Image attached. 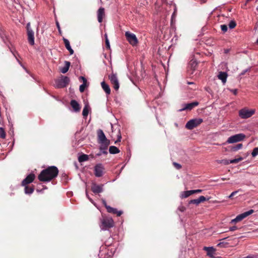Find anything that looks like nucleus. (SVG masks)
<instances>
[{
	"label": "nucleus",
	"mask_w": 258,
	"mask_h": 258,
	"mask_svg": "<svg viewBox=\"0 0 258 258\" xmlns=\"http://www.w3.org/2000/svg\"><path fill=\"white\" fill-rule=\"evenodd\" d=\"M203 119L201 118H194L189 120L185 124V127L188 130H192L203 122Z\"/></svg>",
	"instance_id": "39448f33"
},
{
	"label": "nucleus",
	"mask_w": 258,
	"mask_h": 258,
	"mask_svg": "<svg viewBox=\"0 0 258 258\" xmlns=\"http://www.w3.org/2000/svg\"><path fill=\"white\" fill-rule=\"evenodd\" d=\"M63 40L65 46H66V48L69 51L70 54H73L74 53V50L72 48V47L70 45V43L69 40L67 39V38H63Z\"/></svg>",
	"instance_id": "6ab92c4d"
},
{
	"label": "nucleus",
	"mask_w": 258,
	"mask_h": 258,
	"mask_svg": "<svg viewBox=\"0 0 258 258\" xmlns=\"http://www.w3.org/2000/svg\"><path fill=\"white\" fill-rule=\"evenodd\" d=\"M218 163H222L224 165H228L229 164H231V162H230V160L227 159H223L221 160H218L217 161Z\"/></svg>",
	"instance_id": "72a5a7b5"
},
{
	"label": "nucleus",
	"mask_w": 258,
	"mask_h": 258,
	"mask_svg": "<svg viewBox=\"0 0 258 258\" xmlns=\"http://www.w3.org/2000/svg\"><path fill=\"white\" fill-rule=\"evenodd\" d=\"M114 226V222L111 218H103L101 219L100 227L102 230H107Z\"/></svg>",
	"instance_id": "f03ea898"
},
{
	"label": "nucleus",
	"mask_w": 258,
	"mask_h": 258,
	"mask_svg": "<svg viewBox=\"0 0 258 258\" xmlns=\"http://www.w3.org/2000/svg\"><path fill=\"white\" fill-rule=\"evenodd\" d=\"M104 168L101 163L96 164L94 167V174L96 177H101L104 174Z\"/></svg>",
	"instance_id": "1a4fd4ad"
},
{
	"label": "nucleus",
	"mask_w": 258,
	"mask_h": 258,
	"mask_svg": "<svg viewBox=\"0 0 258 258\" xmlns=\"http://www.w3.org/2000/svg\"><path fill=\"white\" fill-rule=\"evenodd\" d=\"M56 26H57V27L59 30V31H60V26L59 25V23L58 22H56Z\"/></svg>",
	"instance_id": "13d9d810"
},
{
	"label": "nucleus",
	"mask_w": 258,
	"mask_h": 258,
	"mask_svg": "<svg viewBox=\"0 0 258 258\" xmlns=\"http://www.w3.org/2000/svg\"><path fill=\"white\" fill-rule=\"evenodd\" d=\"M237 222H239V221H238V220H237V218L236 217L235 218L232 219L230 223H236Z\"/></svg>",
	"instance_id": "864d4df0"
},
{
	"label": "nucleus",
	"mask_w": 258,
	"mask_h": 258,
	"mask_svg": "<svg viewBox=\"0 0 258 258\" xmlns=\"http://www.w3.org/2000/svg\"><path fill=\"white\" fill-rule=\"evenodd\" d=\"M109 143H103V144H101V146L100 147V151L102 153H103V154H107V147L109 145Z\"/></svg>",
	"instance_id": "412c9836"
},
{
	"label": "nucleus",
	"mask_w": 258,
	"mask_h": 258,
	"mask_svg": "<svg viewBox=\"0 0 258 258\" xmlns=\"http://www.w3.org/2000/svg\"><path fill=\"white\" fill-rule=\"evenodd\" d=\"M239 190H236V191H234L233 192H232L229 196H228V198H232L234 196H235L238 191H239Z\"/></svg>",
	"instance_id": "a18cd8bd"
},
{
	"label": "nucleus",
	"mask_w": 258,
	"mask_h": 258,
	"mask_svg": "<svg viewBox=\"0 0 258 258\" xmlns=\"http://www.w3.org/2000/svg\"><path fill=\"white\" fill-rule=\"evenodd\" d=\"M79 80H82L83 83H87V79L83 76H80L79 77Z\"/></svg>",
	"instance_id": "09e8293b"
},
{
	"label": "nucleus",
	"mask_w": 258,
	"mask_h": 258,
	"mask_svg": "<svg viewBox=\"0 0 258 258\" xmlns=\"http://www.w3.org/2000/svg\"><path fill=\"white\" fill-rule=\"evenodd\" d=\"M97 135L98 142L100 144L110 143V141L107 139L104 133L102 130L99 129L98 130Z\"/></svg>",
	"instance_id": "9d476101"
},
{
	"label": "nucleus",
	"mask_w": 258,
	"mask_h": 258,
	"mask_svg": "<svg viewBox=\"0 0 258 258\" xmlns=\"http://www.w3.org/2000/svg\"><path fill=\"white\" fill-rule=\"evenodd\" d=\"M101 85L105 92L107 94H109L110 93V89L109 85L105 83V82L104 81L101 82Z\"/></svg>",
	"instance_id": "4be33fe9"
},
{
	"label": "nucleus",
	"mask_w": 258,
	"mask_h": 258,
	"mask_svg": "<svg viewBox=\"0 0 258 258\" xmlns=\"http://www.w3.org/2000/svg\"><path fill=\"white\" fill-rule=\"evenodd\" d=\"M189 204H195L196 205H198L200 204L198 198L196 199L191 200L189 202Z\"/></svg>",
	"instance_id": "e433bc0d"
},
{
	"label": "nucleus",
	"mask_w": 258,
	"mask_h": 258,
	"mask_svg": "<svg viewBox=\"0 0 258 258\" xmlns=\"http://www.w3.org/2000/svg\"><path fill=\"white\" fill-rule=\"evenodd\" d=\"M178 209H179L180 211H181V212H183V211H184V208L183 207H179V208H178Z\"/></svg>",
	"instance_id": "bf43d9fd"
},
{
	"label": "nucleus",
	"mask_w": 258,
	"mask_h": 258,
	"mask_svg": "<svg viewBox=\"0 0 258 258\" xmlns=\"http://www.w3.org/2000/svg\"><path fill=\"white\" fill-rule=\"evenodd\" d=\"M198 62L196 60H191L188 63V68L191 69L192 71L195 70L197 67Z\"/></svg>",
	"instance_id": "b1692460"
},
{
	"label": "nucleus",
	"mask_w": 258,
	"mask_h": 258,
	"mask_svg": "<svg viewBox=\"0 0 258 258\" xmlns=\"http://www.w3.org/2000/svg\"><path fill=\"white\" fill-rule=\"evenodd\" d=\"M122 214V211H118L117 210V212H116V214L117 216H120Z\"/></svg>",
	"instance_id": "5fc2aeb1"
},
{
	"label": "nucleus",
	"mask_w": 258,
	"mask_h": 258,
	"mask_svg": "<svg viewBox=\"0 0 258 258\" xmlns=\"http://www.w3.org/2000/svg\"><path fill=\"white\" fill-rule=\"evenodd\" d=\"M242 144H238L235 146H231L230 147V151L231 152H236L240 149H241L242 148Z\"/></svg>",
	"instance_id": "bb28decb"
},
{
	"label": "nucleus",
	"mask_w": 258,
	"mask_h": 258,
	"mask_svg": "<svg viewBox=\"0 0 258 258\" xmlns=\"http://www.w3.org/2000/svg\"><path fill=\"white\" fill-rule=\"evenodd\" d=\"M243 258H258V254H250Z\"/></svg>",
	"instance_id": "a19ab883"
},
{
	"label": "nucleus",
	"mask_w": 258,
	"mask_h": 258,
	"mask_svg": "<svg viewBox=\"0 0 258 258\" xmlns=\"http://www.w3.org/2000/svg\"><path fill=\"white\" fill-rule=\"evenodd\" d=\"M192 194H194L192 190L185 191L181 194V198H186Z\"/></svg>",
	"instance_id": "c85d7f7f"
},
{
	"label": "nucleus",
	"mask_w": 258,
	"mask_h": 258,
	"mask_svg": "<svg viewBox=\"0 0 258 258\" xmlns=\"http://www.w3.org/2000/svg\"><path fill=\"white\" fill-rule=\"evenodd\" d=\"M88 86V84L87 83H83L82 84H81L80 86V87H79V90L82 93L85 90V88Z\"/></svg>",
	"instance_id": "7c9ffc66"
},
{
	"label": "nucleus",
	"mask_w": 258,
	"mask_h": 258,
	"mask_svg": "<svg viewBox=\"0 0 258 258\" xmlns=\"http://www.w3.org/2000/svg\"><path fill=\"white\" fill-rule=\"evenodd\" d=\"M109 79L110 80L111 83L112 84L116 83L118 82L117 76L115 74H112L109 76Z\"/></svg>",
	"instance_id": "a878e982"
},
{
	"label": "nucleus",
	"mask_w": 258,
	"mask_h": 258,
	"mask_svg": "<svg viewBox=\"0 0 258 258\" xmlns=\"http://www.w3.org/2000/svg\"><path fill=\"white\" fill-rule=\"evenodd\" d=\"M227 76V74L226 72H220L218 75V78L222 81L223 84H225L226 82Z\"/></svg>",
	"instance_id": "a211bd4d"
},
{
	"label": "nucleus",
	"mask_w": 258,
	"mask_h": 258,
	"mask_svg": "<svg viewBox=\"0 0 258 258\" xmlns=\"http://www.w3.org/2000/svg\"><path fill=\"white\" fill-rule=\"evenodd\" d=\"M258 155V147L254 148L251 153V155L252 157H255Z\"/></svg>",
	"instance_id": "c9c22d12"
},
{
	"label": "nucleus",
	"mask_w": 258,
	"mask_h": 258,
	"mask_svg": "<svg viewBox=\"0 0 258 258\" xmlns=\"http://www.w3.org/2000/svg\"><path fill=\"white\" fill-rule=\"evenodd\" d=\"M256 43L258 44V37H257V39L256 40Z\"/></svg>",
	"instance_id": "774afa93"
},
{
	"label": "nucleus",
	"mask_w": 258,
	"mask_h": 258,
	"mask_svg": "<svg viewBox=\"0 0 258 258\" xmlns=\"http://www.w3.org/2000/svg\"><path fill=\"white\" fill-rule=\"evenodd\" d=\"M237 229H238V228L237 226H234L230 227L229 230L231 231H233L237 230Z\"/></svg>",
	"instance_id": "3c124183"
},
{
	"label": "nucleus",
	"mask_w": 258,
	"mask_h": 258,
	"mask_svg": "<svg viewBox=\"0 0 258 258\" xmlns=\"http://www.w3.org/2000/svg\"><path fill=\"white\" fill-rule=\"evenodd\" d=\"M88 156L86 154H83L79 156L78 161L79 162H83L88 160Z\"/></svg>",
	"instance_id": "cd10ccee"
},
{
	"label": "nucleus",
	"mask_w": 258,
	"mask_h": 258,
	"mask_svg": "<svg viewBox=\"0 0 258 258\" xmlns=\"http://www.w3.org/2000/svg\"><path fill=\"white\" fill-rule=\"evenodd\" d=\"M0 138L5 139L6 138V133L3 127H0Z\"/></svg>",
	"instance_id": "f704fd0d"
},
{
	"label": "nucleus",
	"mask_w": 258,
	"mask_h": 258,
	"mask_svg": "<svg viewBox=\"0 0 258 258\" xmlns=\"http://www.w3.org/2000/svg\"><path fill=\"white\" fill-rule=\"evenodd\" d=\"M233 92L234 94L236 95L237 94V90L235 89V90H233Z\"/></svg>",
	"instance_id": "e2e57ef3"
},
{
	"label": "nucleus",
	"mask_w": 258,
	"mask_h": 258,
	"mask_svg": "<svg viewBox=\"0 0 258 258\" xmlns=\"http://www.w3.org/2000/svg\"><path fill=\"white\" fill-rule=\"evenodd\" d=\"M102 154H103V153L101 152L100 151L98 153H97L96 154V156H101Z\"/></svg>",
	"instance_id": "052dcab7"
},
{
	"label": "nucleus",
	"mask_w": 258,
	"mask_h": 258,
	"mask_svg": "<svg viewBox=\"0 0 258 258\" xmlns=\"http://www.w3.org/2000/svg\"><path fill=\"white\" fill-rule=\"evenodd\" d=\"M89 106L88 103L86 104L83 108L82 115L84 118H86L89 111Z\"/></svg>",
	"instance_id": "5701e85b"
},
{
	"label": "nucleus",
	"mask_w": 258,
	"mask_h": 258,
	"mask_svg": "<svg viewBox=\"0 0 258 258\" xmlns=\"http://www.w3.org/2000/svg\"><path fill=\"white\" fill-rule=\"evenodd\" d=\"M70 104L75 112H79L80 110L81 107L80 104L75 100H72Z\"/></svg>",
	"instance_id": "f3484780"
},
{
	"label": "nucleus",
	"mask_w": 258,
	"mask_h": 258,
	"mask_svg": "<svg viewBox=\"0 0 258 258\" xmlns=\"http://www.w3.org/2000/svg\"><path fill=\"white\" fill-rule=\"evenodd\" d=\"M25 186V193L26 194L30 195L34 191V188L28 186Z\"/></svg>",
	"instance_id": "c756f323"
},
{
	"label": "nucleus",
	"mask_w": 258,
	"mask_h": 258,
	"mask_svg": "<svg viewBox=\"0 0 258 258\" xmlns=\"http://www.w3.org/2000/svg\"><path fill=\"white\" fill-rule=\"evenodd\" d=\"M11 51L12 52V53H13V55L16 57V58L17 59V61L19 62V60L17 59V57H16V53H17V52H15V51H13L11 49Z\"/></svg>",
	"instance_id": "6e6d98bb"
},
{
	"label": "nucleus",
	"mask_w": 258,
	"mask_h": 258,
	"mask_svg": "<svg viewBox=\"0 0 258 258\" xmlns=\"http://www.w3.org/2000/svg\"><path fill=\"white\" fill-rule=\"evenodd\" d=\"M199 102L197 101H194L189 103H187L183 104V108L179 109L180 111L185 110H190L192 108H194L195 107L198 106L199 105Z\"/></svg>",
	"instance_id": "ddd939ff"
},
{
	"label": "nucleus",
	"mask_w": 258,
	"mask_h": 258,
	"mask_svg": "<svg viewBox=\"0 0 258 258\" xmlns=\"http://www.w3.org/2000/svg\"><path fill=\"white\" fill-rule=\"evenodd\" d=\"M86 197L88 199V200L92 203L94 205H95V203L93 201V200L89 197V195H88V193L87 192V191L86 190Z\"/></svg>",
	"instance_id": "37998d69"
},
{
	"label": "nucleus",
	"mask_w": 258,
	"mask_h": 258,
	"mask_svg": "<svg viewBox=\"0 0 258 258\" xmlns=\"http://www.w3.org/2000/svg\"><path fill=\"white\" fill-rule=\"evenodd\" d=\"M70 81V78L67 76H62L60 79L55 80L54 87L56 88L66 87Z\"/></svg>",
	"instance_id": "7ed1b4c3"
},
{
	"label": "nucleus",
	"mask_w": 258,
	"mask_h": 258,
	"mask_svg": "<svg viewBox=\"0 0 258 258\" xmlns=\"http://www.w3.org/2000/svg\"><path fill=\"white\" fill-rule=\"evenodd\" d=\"M248 69H246V70H243V71L241 73L240 75H243L245 74V73L246 72H247L248 71Z\"/></svg>",
	"instance_id": "4d7b16f0"
},
{
	"label": "nucleus",
	"mask_w": 258,
	"mask_h": 258,
	"mask_svg": "<svg viewBox=\"0 0 258 258\" xmlns=\"http://www.w3.org/2000/svg\"><path fill=\"white\" fill-rule=\"evenodd\" d=\"M118 135H117V136H118V140H116V141L115 142V144H116V143H117L118 142H120V141L121 138V135H120V133H119V130H118Z\"/></svg>",
	"instance_id": "de8ad7c7"
},
{
	"label": "nucleus",
	"mask_w": 258,
	"mask_h": 258,
	"mask_svg": "<svg viewBox=\"0 0 258 258\" xmlns=\"http://www.w3.org/2000/svg\"><path fill=\"white\" fill-rule=\"evenodd\" d=\"M58 173V170L56 166H49L40 172L38 179L41 181L48 182L55 178Z\"/></svg>",
	"instance_id": "f257e3e1"
},
{
	"label": "nucleus",
	"mask_w": 258,
	"mask_h": 258,
	"mask_svg": "<svg viewBox=\"0 0 258 258\" xmlns=\"http://www.w3.org/2000/svg\"><path fill=\"white\" fill-rule=\"evenodd\" d=\"M173 165H174V167H175L176 169H180V168H181V165H180V164H178V163H176V162H174V163H173Z\"/></svg>",
	"instance_id": "c03bdc74"
},
{
	"label": "nucleus",
	"mask_w": 258,
	"mask_h": 258,
	"mask_svg": "<svg viewBox=\"0 0 258 258\" xmlns=\"http://www.w3.org/2000/svg\"><path fill=\"white\" fill-rule=\"evenodd\" d=\"M204 250L206 251L207 254L210 257H214V254H215V249L211 246V247H204Z\"/></svg>",
	"instance_id": "2eb2a0df"
},
{
	"label": "nucleus",
	"mask_w": 258,
	"mask_h": 258,
	"mask_svg": "<svg viewBox=\"0 0 258 258\" xmlns=\"http://www.w3.org/2000/svg\"><path fill=\"white\" fill-rule=\"evenodd\" d=\"M254 212V211L253 210H250L248 211L245 212L242 214H240L236 216L237 220H238V221H240L248 216L250 215V214H252Z\"/></svg>",
	"instance_id": "4468645a"
},
{
	"label": "nucleus",
	"mask_w": 258,
	"mask_h": 258,
	"mask_svg": "<svg viewBox=\"0 0 258 258\" xmlns=\"http://www.w3.org/2000/svg\"><path fill=\"white\" fill-rule=\"evenodd\" d=\"M113 88L115 90H117L119 87V83L117 82L116 83L113 84Z\"/></svg>",
	"instance_id": "49530a36"
},
{
	"label": "nucleus",
	"mask_w": 258,
	"mask_h": 258,
	"mask_svg": "<svg viewBox=\"0 0 258 258\" xmlns=\"http://www.w3.org/2000/svg\"><path fill=\"white\" fill-rule=\"evenodd\" d=\"M125 36L131 44L135 45L137 44L138 42V39L135 34L131 33L129 31H126L125 33Z\"/></svg>",
	"instance_id": "6e6552de"
},
{
	"label": "nucleus",
	"mask_w": 258,
	"mask_h": 258,
	"mask_svg": "<svg viewBox=\"0 0 258 258\" xmlns=\"http://www.w3.org/2000/svg\"><path fill=\"white\" fill-rule=\"evenodd\" d=\"M104 15V9L102 7L100 8L97 11V19L99 23H101L102 22Z\"/></svg>",
	"instance_id": "dca6fc26"
},
{
	"label": "nucleus",
	"mask_w": 258,
	"mask_h": 258,
	"mask_svg": "<svg viewBox=\"0 0 258 258\" xmlns=\"http://www.w3.org/2000/svg\"><path fill=\"white\" fill-rule=\"evenodd\" d=\"M192 191H193V194H196V193L201 192L202 190H201V189H195V190H192Z\"/></svg>",
	"instance_id": "603ef678"
},
{
	"label": "nucleus",
	"mask_w": 258,
	"mask_h": 258,
	"mask_svg": "<svg viewBox=\"0 0 258 258\" xmlns=\"http://www.w3.org/2000/svg\"><path fill=\"white\" fill-rule=\"evenodd\" d=\"M243 159V158L242 157H240L238 158L230 160V162H231V164H235L242 161Z\"/></svg>",
	"instance_id": "2f4dec72"
},
{
	"label": "nucleus",
	"mask_w": 258,
	"mask_h": 258,
	"mask_svg": "<svg viewBox=\"0 0 258 258\" xmlns=\"http://www.w3.org/2000/svg\"><path fill=\"white\" fill-rule=\"evenodd\" d=\"M28 41L31 45H33L34 41V33L30 27V23H28L26 25Z\"/></svg>",
	"instance_id": "0eeeda50"
},
{
	"label": "nucleus",
	"mask_w": 258,
	"mask_h": 258,
	"mask_svg": "<svg viewBox=\"0 0 258 258\" xmlns=\"http://www.w3.org/2000/svg\"><path fill=\"white\" fill-rule=\"evenodd\" d=\"M71 63L68 61H64V66L60 69V71L62 74L66 73L69 69Z\"/></svg>",
	"instance_id": "aec40b11"
},
{
	"label": "nucleus",
	"mask_w": 258,
	"mask_h": 258,
	"mask_svg": "<svg viewBox=\"0 0 258 258\" xmlns=\"http://www.w3.org/2000/svg\"><path fill=\"white\" fill-rule=\"evenodd\" d=\"M224 244V242H220L217 244L218 246H222V245Z\"/></svg>",
	"instance_id": "680f3d73"
},
{
	"label": "nucleus",
	"mask_w": 258,
	"mask_h": 258,
	"mask_svg": "<svg viewBox=\"0 0 258 258\" xmlns=\"http://www.w3.org/2000/svg\"><path fill=\"white\" fill-rule=\"evenodd\" d=\"M105 36H106V39H105V44H106V46L107 48L109 49L110 48V44H109V40L107 38V35L105 34Z\"/></svg>",
	"instance_id": "79ce46f5"
},
{
	"label": "nucleus",
	"mask_w": 258,
	"mask_h": 258,
	"mask_svg": "<svg viewBox=\"0 0 258 258\" xmlns=\"http://www.w3.org/2000/svg\"><path fill=\"white\" fill-rule=\"evenodd\" d=\"M245 138L244 134L240 133L236 134L229 137L226 141L228 144H233L243 141Z\"/></svg>",
	"instance_id": "20e7f679"
},
{
	"label": "nucleus",
	"mask_w": 258,
	"mask_h": 258,
	"mask_svg": "<svg viewBox=\"0 0 258 258\" xmlns=\"http://www.w3.org/2000/svg\"><path fill=\"white\" fill-rule=\"evenodd\" d=\"M199 202L200 203H202V202H204L206 201H208L209 200V198H206V197H205L204 196H200L199 198Z\"/></svg>",
	"instance_id": "58836bf2"
},
{
	"label": "nucleus",
	"mask_w": 258,
	"mask_h": 258,
	"mask_svg": "<svg viewBox=\"0 0 258 258\" xmlns=\"http://www.w3.org/2000/svg\"><path fill=\"white\" fill-rule=\"evenodd\" d=\"M35 177V174L33 173H30L22 182V186H27V184L32 182Z\"/></svg>",
	"instance_id": "9b49d317"
},
{
	"label": "nucleus",
	"mask_w": 258,
	"mask_h": 258,
	"mask_svg": "<svg viewBox=\"0 0 258 258\" xmlns=\"http://www.w3.org/2000/svg\"><path fill=\"white\" fill-rule=\"evenodd\" d=\"M175 125L176 126H178V124H177V123H175Z\"/></svg>",
	"instance_id": "69168bd1"
},
{
	"label": "nucleus",
	"mask_w": 258,
	"mask_h": 258,
	"mask_svg": "<svg viewBox=\"0 0 258 258\" xmlns=\"http://www.w3.org/2000/svg\"><path fill=\"white\" fill-rule=\"evenodd\" d=\"M227 238H228V237L224 238L222 239L221 240H224V239H227Z\"/></svg>",
	"instance_id": "338daca9"
},
{
	"label": "nucleus",
	"mask_w": 258,
	"mask_h": 258,
	"mask_svg": "<svg viewBox=\"0 0 258 258\" xmlns=\"http://www.w3.org/2000/svg\"><path fill=\"white\" fill-rule=\"evenodd\" d=\"M103 184L98 185L95 183H93L91 186V190L95 194L101 193L103 191Z\"/></svg>",
	"instance_id": "f8f14e48"
},
{
	"label": "nucleus",
	"mask_w": 258,
	"mask_h": 258,
	"mask_svg": "<svg viewBox=\"0 0 258 258\" xmlns=\"http://www.w3.org/2000/svg\"><path fill=\"white\" fill-rule=\"evenodd\" d=\"M109 152L110 154H114L118 153L120 151L116 147L111 146L109 147Z\"/></svg>",
	"instance_id": "393cba45"
},
{
	"label": "nucleus",
	"mask_w": 258,
	"mask_h": 258,
	"mask_svg": "<svg viewBox=\"0 0 258 258\" xmlns=\"http://www.w3.org/2000/svg\"><path fill=\"white\" fill-rule=\"evenodd\" d=\"M193 83L192 82H188V84H192Z\"/></svg>",
	"instance_id": "0e129e2a"
},
{
	"label": "nucleus",
	"mask_w": 258,
	"mask_h": 258,
	"mask_svg": "<svg viewBox=\"0 0 258 258\" xmlns=\"http://www.w3.org/2000/svg\"><path fill=\"white\" fill-rule=\"evenodd\" d=\"M255 112L254 109H248L246 108H242L239 111V116L243 119L248 118L251 117Z\"/></svg>",
	"instance_id": "423d86ee"
},
{
	"label": "nucleus",
	"mask_w": 258,
	"mask_h": 258,
	"mask_svg": "<svg viewBox=\"0 0 258 258\" xmlns=\"http://www.w3.org/2000/svg\"><path fill=\"white\" fill-rule=\"evenodd\" d=\"M102 202L106 209H107V207H110L109 206L107 205L106 202L104 199H102Z\"/></svg>",
	"instance_id": "8fccbe9b"
},
{
	"label": "nucleus",
	"mask_w": 258,
	"mask_h": 258,
	"mask_svg": "<svg viewBox=\"0 0 258 258\" xmlns=\"http://www.w3.org/2000/svg\"><path fill=\"white\" fill-rule=\"evenodd\" d=\"M117 209L115 208H113L111 207H107V211L108 213H113V214H116V212H117Z\"/></svg>",
	"instance_id": "473e14b6"
},
{
	"label": "nucleus",
	"mask_w": 258,
	"mask_h": 258,
	"mask_svg": "<svg viewBox=\"0 0 258 258\" xmlns=\"http://www.w3.org/2000/svg\"><path fill=\"white\" fill-rule=\"evenodd\" d=\"M220 27L223 32H226L227 31V26L226 25H221Z\"/></svg>",
	"instance_id": "ea45409f"
},
{
	"label": "nucleus",
	"mask_w": 258,
	"mask_h": 258,
	"mask_svg": "<svg viewBox=\"0 0 258 258\" xmlns=\"http://www.w3.org/2000/svg\"><path fill=\"white\" fill-rule=\"evenodd\" d=\"M236 25V24L234 21H231L229 24V27L230 29H233L235 27Z\"/></svg>",
	"instance_id": "4c0bfd02"
}]
</instances>
